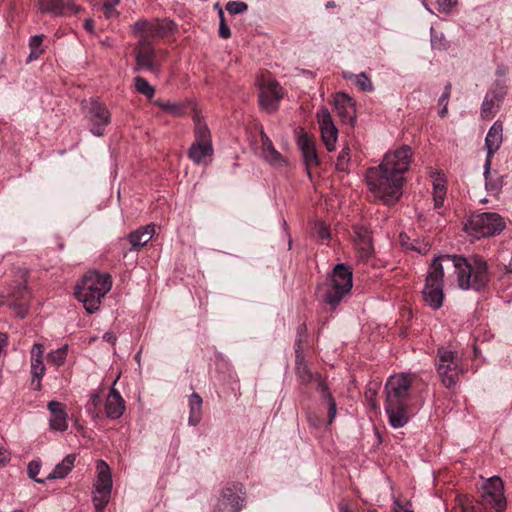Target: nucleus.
I'll use <instances>...</instances> for the list:
<instances>
[{
    "instance_id": "1",
    "label": "nucleus",
    "mask_w": 512,
    "mask_h": 512,
    "mask_svg": "<svg viewBox=\"0 0 512 512\" xmlns=\"http://www.w3.org/2000/svg\"><path fill=\"white\" fill-rule=\"evenodd\" d=\"M412 155L411 147L403 145L387 152L378 167L367 169L365 178L369 190L386 205H393L400 199L405 182L403 174L409 168Z\"/></svg>"
},
{
    "instance_id": "2",
    "label": "nucleus",
    "mask_w": 512,
    "mask_h": 512,
    "mask_svg": "<svg viewBox=\"0 0 512 512\" xmlns=\"http://www.w3.org/2000/svg\"><path fill=\"white\" fill-rule=\"evenodd\" d=\"M428 273L442 281L445 275L448 278L456 276L458 285L463 290L480 291L490 281L487 262L478 255L469 259L460 255H439L433 259Z\"/></svg>"
},
{
    "instance_id": "3",
    "label": "nucleus",
    "mask_w": 512,
    "mask_h": 512,
    "mask_svg": "<svg viewBox=\"0 0 512 512\" xmlns=\"http://www.w3.org/2000/svg\"><path fill=\"white\" fill-rule=\"evenodd\" d=\"M411 384V378L406 374L390 376L385 384V412L390 425L395 429L405 426L409 421Z\"/></svg>"
},
{
    "instance_id": "4",
    "label": "nucleus",
    "mask_w": 512,
    "mask_h": 512,
    "mask_svg": "<svg viewBox=\"0 0 512 512\" xmlns=\"http://www.w3.org/2000/svg\"><path fill=\"white\" fill-rule=\"evenodd\" d=\"M112 280L108 273L88 272L76 286L75 295L83 303L85 310L96 312L101 299L111 290Z\"/></svg>"
},
{
    "instance_id": "5",
    "label": "nucleus",
    "mask_w": 512,
    "mask_h": 512,
    "mask_svg": "<svg viewBox=\"0 0 512 512\" xmlns=\"http://www.w3.org/2000/svg\"><path fill=\"white\" fill-rule=\"evenodd\" d=\"M326 291L323 300L332 310L350 293L353 286L352 271L343 263L337 264L324 283Z\"/></svg>"
},
{
    "instance_id": "6",
    "label": "nucleus",
    "mask_w": 512,
    "mask_h": 512,
    "mask_svg": "<svg viewBox=\"0 0 512 512\" xmlns=\"http://www.w3.org/2000/svg\"><path fill=\"white\" fill-rule=\"evenodd\" d=\"M435 366L442 384L451 389L465 373L463 359L457 351L441 346L437 349Z\"/></svg>"
},
{
    "instance_id": "7",
    "label": "nucleus",
    "mask_w": 512,
    "mask_h": 512,
    "mask_svg": "<svg viewBox=\"0 0 512 512\" xmlns=\"http://www.w3.org/2000/svg\"><path fill=\"white\" fill-rule=\"evenodd\" d=\"M505 227L506 223L504 219L495 212H484L473 215L466 224V230L477 238L500 234Z\"/></svg>"
},
{
    "instance_id": "8",
    "label": "nucleus",
    "mask_w": 512,
    "mask_h": 512,
    "mask_svg": "<svg viewBox=\"0 0 512 512\" xmlns=\"http://www.w3.org/2000/svg\"><path fill=\"white\" fill-rule=\"evenodd\" d=\"M84 118L89 132L96 137L104 136L106 128L111 124V113L108 107L97 99L90 100Z\"/></svg>"
},
{
    "instance_id": "9",
    "label": "nucleus",
    "mask_w": 512,
    "mask_h": 512,
    "mask_svg": "<svg viewBox=\"0 0 512 512\" xmlns=\"http://www.w3.org/2000/svg\"><path fill=\"white\" fill-rule=\"evenodd\" d=\"M29 300L30 292L26 280H22L9 286L6 300H3L2 304H6L13 309L17 317L24 318L29 310Z\"/></svg>"
},
{
    "instance_id": "10",
    "label": "nucleus",
    "mask_w": 512,
    "mask_h": 512,
    "mask_svg": "<svg viewBox=\"0 0 512 512\" xmlns=\"http://www.w3.org/2000/svg\"><path fill=\"white\" fill-rule=\"evenodd\" d=\"M244 500L243 485L237 482L227 483L221 491L215 512H240Z\"/></svg>"
},
{
    "instance_id": "11",
    "label": "nucleus",
    "mask_w": 512,
    "mask_h": 512,
    "mask_svg": "<svg viewBox=\"0 0 512 512\" xmlns=\"http://www.w3.org/2000/svg\"><path fill=\"white\" fill-rule=\"evenodd\" d=\"M482 503L493 508L496 512H503L506 509L504 485L498 476L489 478L484 484Z\"/></svg>"
},
{
    "instance_id": "12",
    "label": "nucleus",
    "mask_w": 512,
    "mask_h": 512,
    "mask_svg": "<svg viewBox=\"0 0 512 512\" xmlns=\"http://www.w3.org/2000/svg\"><path fill=\"white\" fill-rule=\"evenodd\" d=\"M156 51L151 41L146 36H139L138 43L135 48L136 67L135 71L146 69L151 72H158L159 65L155 61Z\"/></svg>"
},
{
    "instance_id": "13",
    "label": "nucleus",
    "mask_w": 512,
    "mask_h": 512,
    "mask_svg": "<svg viewBox=\"0 0 512 512\" xmlns=\"http://www.w3.org/2000/svg\"><path fill=\"white\" fill-rule=\"evenodd\" d=\"M317 120L323 144L329 152L334 151L338 139V129L326 107H321L317 111Z\"/></svg>"
},
{
    "instance_id": "14",
    "label": "nucleus",
    "mask_w": 512,
    "mask_h": 512,
    "mask_svg": "<svg viewBox=\"0 0 512 512\" xmlns=\"http://www.w3.org/2000/svg\"><path fill=\"white\" fill-rule=\"evenodd\" d=\"M422 294L426 305L431 307L433 310L440 309L444 300L443 281L435 278L427 272Z\"/></svg>"
},
{
    "instance_id": "15",
    "label": "nucleus",
    "mask_w": 512,
    "mask_h": 512,
    "mask_svg": "<svg viewBox=\"0 0 512 512\" xmlns=\"http://www.w3.org/2000/svg\"><path fill=\"white\" fill-rule=\"evenodd\" d=\"M281 87L274 80L268 81L260 89V106L267 112L272 113L278 109V103L282 99Z\"/></svg>"
},
{
    "instance_id": "16",
    "label": "nucleus",
    "mask_w": 512,
    "mask_h": 512,
    "mask_svg": "<svg viewBox=\"0 0 512 512\" xmlns=\"http://www.w3.org/2000/svg\"><path fill=\"white\" fill-rule=\"evenodd\" d=\"M503 142V124L495 121L488 130L485 137L486 148V171L492 166V159L495 153L500 149Z\"/></svg>"
},
{
    "instance_id": "17",
    "label": "nucleus",
    "mask_w": 512,
    "mask_h": 512,
    "mask_svg": "<svg viewBox=\"0 0 512 512\" xmlns=\"http://www.w3.org/2000/svg\"><path fill=\"white\" fill-rule=\"evenodd\" d=\"M39 9L53 16H68L77 14L80 7L71 0H38Z\"/></svg>"
},
{
    "instance_id": "18",
    "label": "nucleus",
    "mask_w": 512,
    "mask_h": 512,
    "mask_svg": "<svg viewBox=\"0 0 512 512\" xmlns=\"http://www.w3.org/2000/svg\"><path fill=\"white\" fill-rule=\"evenodd\" d=\"M297 145L302 153L308 176L311 177L309 168L313 165L317 166L320 163L315 147V141L306 132H301L297 137Z\"/></svg>"
},
{
    "instance_id": "19",
    "label": "nucleus",
    "mask_w": 512,
    "mask_h": 512,
    "mask_svg": "<svg viewBox=\"0 0 512 512\" xmlns=\"http://www.w3.org/2000/svg\"><path fill=\"white\" fill-rule=\"evenodd\" d=\"M31 385L35 390L41 389V379L45 374V365L43 362V346L35 343L31 349Z\"/></svg>"
},
{
    "instance_id": "20",
    "label": "nucleus",
    "mask_w": 512,
    "mask_h": 512,
    "mask_svg": "<svg viewBox=\"0 0 512 512\" xmlns=\"http://www.w3.org/2000/svg\"><path fill=\"white\" fill-rule=\"evenodd\" d=\"M104 408L106 417L111 420L119 419L126 410L125 400L121 396L120 392L115 388V382H113L110 388Z\"/></svg>"
},
{
    "instance_id": "21",
    "label": "nucleus",
    "mask_w": 512,
    "mask_h": 512,
    "mask_svg": "<svg viewBox=\"0 0 512 512\" xmlns=\"http://www.w3.org/2000/svg\"><path fill=\"white\" fill-rule=\"evenodd\" d=\"M334 107L342 122L352 124L356 120V110L352 99L345 93H337Z\"/></svg>"
},
{
    "instance_id": "22",
    "label": "nucleus",
    "mask_w": 512,
    "mask_h": 512,
    "mask_svg": "<svg viewBox=\"0 0 512 512\" xmlns=\"http://www.w3.org/2000/svg\"><path fill=\"white\" fill-rule=\"evenodd\" d=\"M506 86L501 82H496L492 88L486 93L481 104L482 115L487 116L493 114L495 107L505 98Z\"/></svg>"
},
{
    "instance_id": "23",
    "label": "nucleus",
    "mask_w": 512,
    "mask_h": 512,
    "mask_svg": "<svg viewBox=\"0 0 512 512\" xmlns=\"http://www.w3.org/2000/svg\"><path fill=\"white\" fill-rule=\"evenodd\" d=\"M47 408L51 414L49 419V427L53 431L64 432L68 429V414L62 403L52 400L48 403Z\"/></svg>"
},
{
    "instance_id": "24",
    "label": "nucleus",
    "mask_w": 512,
    "mask_h": 512,
    "mask_svg": "<svg viewBox=\"0 0 512 512\" xmlns=\"http://www.w3.org/2000/svg\"><path fill=\"white\" fill-rule=\"evenodd\" d=\"M295 352H296V360H295V364H296V375L298 377V380L301 382V384H308L310 383L311 381H316L317 382V386L319 385V380H322L321 376L319 374H313L306 362L304 361V357L300 351V340H298L296 342V349H295Z\"/></svg>"
},
{
    "instance_id": "25",
    "label": "nucleus",
    "mask_w": 512,
    "mask_h": 512,
    "mask_svg": "<svg viewBox=\"0 0 512 512\" xmlns=\"http://www.w3.org/2000/svg\"><path fill=\"white\" fill-rule=\"evenodd\" d=\"M154 232V225L152 224L131 232L127 236V239L131 244V250L138 251L144 247L152 239Z\"/></svg>"
},
{
    "instance_id": "26",
    "label": "nucleus",
    "mask_w": 512,
    "mask_h": 512,
    "mask_svg": "<svg viewBox=\"0 0 512 512\" xmlns=\"http://www.w3.org/2000/svg\"><path fill=\"white\" fill-rule=\"evenodd\" d=\"M174 30V23L173 21L163 20L159 21L156 20L154 22L149 23L148 33L142 34L141 36H146L148 41L157 39V38H164L168 36L172 31Z\"/></svg>"
},
{
    "instance_id": "27",
    "label": "nucleus",
    "mask_w": 512,
    "mask_h": 512,
    "mask_svg": "<svg viewBox=\"0 0 512 512\" xmlns=\"http://www.w3.org/2000/svg\"><path fill=\"white\" fill-rule=\"evenodd\" d=\"M97 480L95 483V489L102 490L104 492H111L112 490V476L108 464L99 460L97 463Z\"/></svg>"
},
{
    "instance_id": "28",
    "label": "nucleus",
    "mask_w": 512,
    "mask_h": 512,
    "mask_svg": "<svg viewBox=\"0 0 512 512\" xmlns=\"http://www.w3.org/2000/svg\"><path fill=\"white\" fill-rule=\"evenodd\" d=\"M213 153V145H201L198 143H192L187 152L188 157L197 165L204 163L205 159L211 157Z\"/></svg>"
},
{
    "instance_id": "29",
    "label": "nucleus",
    "mask_w": 512,
    "mask_h": 512,
    "mask_svg": "<svg viewBox=\"0 0 512 512\" xmlns=\"http://www.w3.org/2000/svg\"><path fill=\"white\" fill-rule=\"evenodd\" d=\"M76 460L75 454H68L60 463H58L53 471L47 476L46 480L63 479L74 467Z\"/></svg>"
},
{
    "instance_id": "30",
    "label": "nucleus",
    "mask_w": 512,
    "mask_h": 512,
    "mask_svg": "<svg viewBox=\"0 0 512 512\" xmlns=\"http://www.w3.org/2000/svg\"><path fill=\"white\" fill-rule=\"evenodd\" d=\"M483 176L485 179V188L491 194H497L503 187V177L497 172L492 173L491 167L486 171V162L483 166Z\"/></svg>"
},
{
    "instance_id": "31",
    "label": "nucleus",
    "mask_w": 512,
    "mask_h": 512,
    "mask_svg": "<svg viewBox=\"0 0 512 512\" xmlns=\"http://www.w3.org/2000/svg\"><path fill=\"white\" fill-rule=\"evenodd\" d=\"M317 391L321 394V398L324 399L328 404V424H331L337 414L336 401L323 380H319Z\"/></svg>"
},
{
    "instance_id": "32",
    "label": "nucleus",
    "mask_w": 512,
    "mask_h": 512,
    "mask_svg": "<svg viewBox=\"0 0 512 512\" xmlns=\"http://www.w3.org/2000/svg\"><path fill=\"white\" fill-rule=\"evenodd\" d=\"M190 413L188 418L189 425L196 426L202 417V398L197 393H192L189 397Z\"/></svg>"
},
{
    "instance_id": "33",
    "label": "nucleus",
    "mask_w": 512,
    "mask_h": 512,
    "mask_svg": "<svg viewBox=\"0 0 512 512\" xmlns=\"http://www.w3.org/2000/svg\"><path fill=\"white\" fill-rule=\"evenodd\" d=\"M153 104L161 108L164 112L174 117L183 116L187 110V106L184 103L170 100L165 101L157 99L153 101Z\"/></svg>"
},
{
    "instance_id": "34",
    "label": "nucleus",
    "mask_w": 512,
    "mask_h": 512,
    "mask_svg": "<svg viewBox=\"0 0 512 512\" xmlns=\"http://www.w3.org/2000/svg\"><path fill=\"white\" fill-rule=\"evenodd\" d=\"M194 142L201 145H212V137L210 130L205 122L198 116L195 117Z\"/></svg>"
},
{
    "instance_id": "35",
    "label": "nucleus",
    "mask_w": 512,
    "mask_h": 512,
    "mask_svg": "<svg viewBox=\"0 0 512 512\" xmlns=\"http://www.w3.org/2000/svg\"><path fill=\"white\" fill-rule=\"evenodd\" d=\"M343 78L346 80H354L355 85L363 92H373L374 85L365 72L353 74L352 72H343Z\"/></svg>"
},
{
    "instance_id": "36",
    "label": "nucleus",
    "mask_w": 512,
    "mask_h": 512,
    "mask_svg": "<svg viewBox=\"0 0 512 512\" xmlns=\"http://www.w3.org/2000/svg\"><path fill=\"white\" fill-rule=\"evenodd\" d=\"M43 39L44 35L42 34H37L30 37L28 44L30 53L26 59L27 63L37 60L45 52L43 48Z\"/></svg>"
},
{
    "instance_id": "37",
    "label": "nucleus",
    "mask_w": 512,
    "mask_h": 512,
    "mask_svg": "<svg viewBox=\"0 0 512 512\" xmlns=\"http://www.w3.org/2000/svg\"><path fill=\"white\" fill-rule=\"evenodd\" d=\"M399 241L406 250L415 251L420 254H425L428 251L427 245L420 243L416 239H411L406 233H400Z\"/></svg>"
},
{
    "instance_id": "38",
    "label": "nucleus",
    "mask_w": 512,
    "mask_h": 512,
    "mask_svg": "<svg viewBox=\"0 0 512 512\" xmlns=\"http://www.w3.org/2000/svg\"><path fill=\"white\" fill-rule=\"evenodd\" d=\"M68 355V345L65 344L62 347L52 350L47 356V362L50 365L59 368L64 365Z\"/></svg>"
},
{
    "instance_id": "39",
    "label": "nucleus",
    "mask_w": 512,
    "mask_h": 512,
    "mask_svg": "<svg viewBox=\"0 0 512 512\" xmlns=\"http://www.w3.org/2000/svg\"><path fill=\"white\" fill-rule=\"evenodd\" d=\"M262 156L265 161L274 167H282L287 163L286 159L275 149V147L265 151Z\"/></svg>"
},
{
    "instance_id": "40",
    "label": "nucleus",
    "mask_w": 512,
    "mask_h": 512,
    "mask_svg": "<svg viewBox=\"0 0 512 512\" xmlns=\"http://www.w3.org/2000/svg\"><path fill=\"white\" fill-rule=\"evenodd\" d=\"M136 90L146 96L148 99H151L155 94V89L150 83L143 77L137 76L134 79Z\"/></svg>"
},
{
    "instance_id": "41",
    "label": "nucleus",
    "mask_w": 512,
    "mask_h": 512,
    "mask_svg": "<svg viewBox=\"0 0 512 512\" xmlns=\"http://www.w3.org/2000/svg\"><path fill=\"white\" fill-rule=\"evenodd\" d=\"M111 492L97 490L93 492V503L97 512H102L110 500Z\"/></svg>"
},
{
    "instance_id": "42",
    "label": "nucleus",
    "mask_w": 512,
    "mask_h": 512,
    "mask_svg": "<svg viewBox=\"0 0 512 512\" xmlns=\"http://www.w3.org/2000/svg\"><path fill=\"white\" fill-rule=\"evenodd\" d=\"M431 35V46L437 50H447L449 48V42L446 40L443 33H437L433 27L430 28Z\"/></svg>"
},
{
    "instance_id": "43",
    "label": "nucleus",
    "mask_w": 512,
    "mask_h": 512,
    "mask_svg": "<svg viewBox=\"0 0 512 512\" xmlns=\"http://www.w3.org/2000/svg\"><path fill=\"white\" fill-rule=\"evenodd\" d=\"M349 162H350V148L344 147L338 157L336 162V169L340 172H348L349 171Z\"/></svg>"
},
{
    "instance_id": "44",
    "label": "nucleus",
    "mask_w": 512,
    "mask_h": 512,
    "mask_svg": "<svg viewBox=\"0 0 512 512\" xmlns=\"http://www.w3.org/2000/svg\"><path fill=\"white\" fill-rule=\"evenodd\" d=\"M356 234L360 240L361 249L365 254H368L372 246L369 232L366 229L358 228Z\"/></svg>"
},
{
    "instance_id": "45",
    "label": "nucleus",
    "mask_w": 512,
    "mask_h": 512,
    "mask_svg": "<svg viewBox=\"0 0 512 512\" xmlns=\"http://www.w3.org/2000/svg\"><path fill=\"white\" fill-rule=\"evenodd\" d=\"M120 0H105L102 5V10L106 18H114L118 16L116 7L119 5Z\"/></svg>"
},
{
    "instance_id": "46",
    "label": "nucleus",
    "mask_w": 512,
    "mask_h": 512,
    "mask_svg": "<svg viewBox=\"0 0 512 512\" xmlns=\"http://www.w3.org/2000/svg\"><path fill=\"white\" fill-rule=\"evenodd\" d=\"M226 10L231 15L241 14L248 10V5L245 2L241 1H229L226 4Z\"/></svg>"
},
{
    "instance_id": "47",
    "label": "nucleus",
    "mask_w": 512,
    "mask_h": 512,
    "mask_svg": "<svg viewBox=\"0 0 512 512\" xmlns=\"http://www.w3.org/2000/svg\"><path fill=\"white\" fill-rule=\"evenodd\" d=\"M27 470H28V476L31 479H33L34 481L41 483V484L45 482V480L37 478V475L40 473V470H41V462L40 461H38V460L30 461L28 464Z\"/></svg>"
},
{
    "instance_id": "48",
    "label": "nucleus",
    "mask_w": 512,
    "mask_h": 512,
    "mask_svg": "<svg viewBox=\"0 0 512 512\" xmlns=\"http://www.w3.org/2000/svg\"><path fill=\"white\" fill-rule=\"evenodd\" d=\"M102 404V399H101V396L98 392H92L90 394V398H89V401L87 403V412L89 413L90 416H94V410L92 408H95V409H98L100 408Z\"/></svg>"
},
{
    "instance_id": "49",
    "label": "nucleus",
    "mask_w": 512,
    "mask_h": 512,
    "mask_svg": "<svg viewBox=\"0 0 512 512\" xmlns=\"http://www.w3.org/2000/svg\"><path fill=\"white\" fill-rule=\"evenodd\" d=\"M446 191H447V188H444V189L439 188V189L433 190V201H434V207L436 209L443 207L444 200L446 197Z\"/></svg>"
},
{
    "instance_id": "50",
    "label": "nucleus",
    "mask_w": 512,
    "mask_h": 512,
    "mask_svg": "<svg viewBox=\"0 0 512 512\" xmlns=\"http://www.w3.org/2000/svg\"><path fill=\"white\" fill-rule=\"evenodd\" d=\"M316 234L318 239L321 241L328 240L330 238V230L323 222L316 224Z\"/></svg>"
},
{
    "instance_id": "51",
    "label": "nucleus",
    "mask_w": 512,
    "mask_h": 512,
    "mask_svg": "<svg viewBox=\"0 0 512 512\" xmlns=\"http://www.w3.org/2000/svg\"><path fill=\"white\" fill-rule=\"evenodd\" d=\"M437 4L439 12L448 14L457 4V0H438Z\"/></svg>"
},
{
    "instance_id": "52",
    "label": "nucleus",
    "mask_w": 512,
    "mask_h": 512,
    "mask_svg": "<svg viewBox=\"0 0 512 512\" xmlns=\"http://www.w3.org/2000/svg\"><path fill=\"white\" fill-rule=\"evenodd\" d=\"M149 21L145 19L138 20L134 23L133 29L135 33H139L140 35L148 33Z\"/></svg>"
},
{
    "instance_id": "53",
    "label": "nucleus",
    "mask_w": 512,
    "mask_h": 512,
    "mask_svg": "<svg viewBox=\"0 0 512 512\" xmlns=\"http://www.w3.org/2000/svg\"><path fill=\"white\" fill-rule=\"evenodd\" d=\"M451 89H452V85L450 82H448L445 85L444 91L438 100L439 105H448V101H449L450 94H451Z\"/></svg>"
},
{
    "instance_id": "54",
    "label": "nucleus",
    "mask_w": 512,
    "mask_h": 512,
    "mask_svg": "<svg viewBox=\"0 0 512 512\" xmlns=\"http://www.w3.org/2000/svg\"><path fill=\"white\" fill-rule=\"evenodd\" d=\"M439 188H441V189L447 188L446 187V178H445L444 174H441V173H437L433 179V190L439 189Z\"/></svg>"
},
{
    "instance_id": "55",
    "label": "nucleus",
    "mask_w": 512,
    "mask_h": 512,
    "mask_svg": "<svg viewBox=\"0 0 512 512\" xmlns=\"http://www.w3.org/2000/svg\"><path fill=\"white\" fill-rule=\"evenodd\" d=\"M261 144H262V147H261L262 154L265 151L274 147L271 139L267 136V134L263 130L261 131Z\"/></svg>"
},
{
    "instance_id": "56",
    "label": "nucleus",
    "mask_w": 512,
    "mask_h": 512,
    "mask_svg": "<svg viewBox=\"0 0 512 512\" xmlns=\"http://www.w3.org/2000/svg\"><path fill=\"white\" fill-rule=\"evenodd\" d=\"M219 36L223 39H228L231 36V30L226 24L225 19L219 23Z\"/></svg>"
},
{
    "instance_id": "57",
    "label": "nucleus",
    "mask_w": 512,
    "mask_h": 512,
    "mask_svg": "<svg viewBox=\"0 0 512 512\" xmlns=\"http://www.w3.org/2000/svg\"><path fill=\"white\" fill-rule=\"evenodd\" d=\"M10 460V454L6 449L0 447V465H5Z\"/></svg>"
},
{
    "instance_id": "58",
    "label": "nucleus",
    "mask_w": 512,
    "mask_h": 512,
    "mask_svg": "<svg viewBox=\"0 0 512 512\" xmlns=\"http://www.w3.org/2000/svg\"><path fill=\"white\" fill-rule=\"evenodd\" d=\"M307 420H308L309 424L315 428L319 427V425H320V420L312 413H309L307 415Z\"/></svg>"
},
{
    "instance_id": "59",
    "label": "nucleus",
    "mask_w": 512,
    "mask_h": 512,
    "mask_svg": "<svg viewBox=\"0 0 512 512\" xmlns=\"http://www.w3.org/2000/svg\"><path fill=\"white\" fill-rule=\"evenodd\" d=\"M103 339L107 341L108 343L115 345L117 337L113 332H106L103 335Z\"/></svg>"
},
{
    "instance_id": "60",
    "label": "nucleus",
    "mask_w": 512,
    "mask_h": 512,
    "mask_svg": "<svg viewBox=\"0 0 512 512\" xmlns=\"http://www.w3.org/2000/svg\"><path fill=\"white\" fill-rule=\"evenodd\" d=\"M83 26L86 31L92 33L94 29V21L91 18H88L84 21Z\"/></svg>"
},
{
    "instance_id": "61",
    "label": "nucleus",
    "mask_w": 512,
    "mask_h": 512,
    "mask_svg": "<svg viewBox=\"0 0 512 512\" xmlns=\"http://www.w3.org/2000/svg\"><path fill=\"white\" fill-rule=\"evenodd\" d=\"M297 333H298V338L295 340V343H296L298 340H300V343H301V342H302L301 337H302V335H304V334L306 333V326H305V324H302V325H300V326L298 327V331H297Z\"/></svg>"
},
{
    "instance_id": "62",
    "label": "nucleus",
    "mask_w": 512,
    "mask_h": 512,
    "mask_svg": "<svg viewBox=\"0 0 512 512\" xmlns=\"http://www.w3.org/2000/svg\"><path fill=\"white\" fill-rule=\"evenodd\" d=\"M339 512H354L347 504L340 502L338 505Z\"/></svg>"
},
{
    "instance_id": "63",
    "label": "nucleus",
    "mask_w": 512,
    "mask_h": 512,
    "mask_svg": "<svg viewBox=\"0 0 512 512\" xmlns=\"http://www.w3.org/2000/svg\"><path fill=\"white\" fill-rule=\"evenodd\" d=\"M441 107V109L439 110V116L440 117H445L448 113V105H439Z\"/></svg>"
},
{
    "instance_id": "64",
    "label": "nucleus",
    "mask_w": 512,
    "mask_h": 512,
    "mask_svg": "<svg viewBox=\"0 0 512 512\" xmlns=\"http://www.w3.org/2000/svg\"><path fill=\"white\" fill-rule=\"evenodd\" d=\"M375 391L373 390H368L366 393H365V396L367 399H369L370 401L373 400V397L375 396Z\"/></svg>"
}]
</instances>
